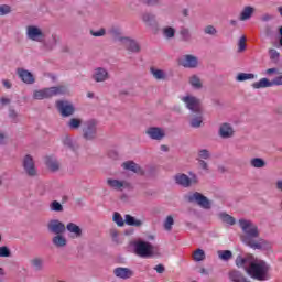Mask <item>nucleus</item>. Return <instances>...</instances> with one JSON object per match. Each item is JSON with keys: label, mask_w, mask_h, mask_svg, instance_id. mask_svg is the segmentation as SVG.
I'll return each mask as SVG.
<instances>
[{"label": "nucleus", "mask_w": 282, "mask_h": 282, "mask_svg": "<svg viewBox=\"0 0 282 282\" xmlns=\"http://www.w3.org/2000/svg\"><path fill=\"white\" fill-rule=\"evenodd\" d=\"M47 230L48 232H51L52 235H65L67 228L66 226L63 224V221L58 220V219H51L47 223Z\"/></svg>", "instance_id": "12"}, {"label": "nucleus", "mask_w": 282, "mask_h": 282, "mask_svg": "<svg viewBox=\"0 0 282 282\" xmlns=\"http://www.w3.org/2000/svg\"><path fill=\"white\" fill-rule=\"evenodd\" d=\"M198 158H202V160H208L210 159V151L207 149H202L198 151Z\"/></svg>", "instance_id": "51"}, {"label": "nucleus", "mask_w": 282, "mask_h": 282, "mask_svg": "<svg viewBox=\"0 0 282 282\" xmlns=\"http://www.w3.org/2000/svg\"><path fill=\"white\" fill-rule=\"evenodd\" d=\"M254 78H257V75L252 73H239L236 77V80L238 83H243V80H252Z\"/></svg>", "instance_id": "35"}, {"label": "nucleus", "mask_w": 282, "mask_h": 282, "mask_svg": "<svg viewBox=\"0 0 282 282\" xmlns=\"http://www.w3.org/2000/svg\"><path fill=\"white\" fill-rule=\"evenodd\" d=\"M218 257L221 261H230L232 259V251L230 250H219Z\"/></svg>", "instance_id": "39"}, {"label": "nucleus", "mask_w": 282, "mask_h": 282, "mask_svg": "<svg viewBox=\"0 0 282 282\" xmlns=\"http://www.w3.org/2000/svg\"><path fill=\"white\" fill-rule=\"evenodd\" d=\"M22 167L28 177H36L39 171L36 170V163L31 154L24 155L22 159Z\"/></svg>", "instance_id": "9"}, {"label": "nucleus", "mask_w": 282, "mask_h": 282, "mask_svg": "<svg viewBox=\"0 0 282 282\" xmlns=\"http://www.w3.org/2000/svg\"><path fill=\"white\" fill-rule=\"evenodd\" d=\"M56 109L61 113L62 118H69V116H74L76 112L74 104L67 100H57Z\"/></svg>", "instance_id": "10"}, {"label": "nucleus", "mask_w": 282, "mask_h": 282, "mask_svg": "<svg viewBox=\"0 0 282 282\" xmlns=\"http://www.w3.org/2000/svg\"><path fill=\"white\" fill-rule=\"evenodd\" d=\"M264 34H265V36H268V37L272 36V26L265 25V26H264Z\"/></svg>", "instance_id": "58"}, {"label": "nucleus", "mask_w": 282, "mask_h": 282, "mask_svg": "<svg viewBox=\"0 0 282 282\" xmlns=\"http://www.w3.org/2000/svg\"><path fill=\"white\" fill-rule=\"evenodd\" d=\"M185 199H187L189 204H197V206L204 208V210H210V208H213L210 199L199 192H194L193 194L185 196Z\"/></svg>", "instance_id": "7"}, {"label": "nucleus", "mask_w": 282, "mask_h": 282, "mask_svg": "<svg viewBox=\"0 0 282 282\" xmlns=\"http://www.w3.org/2000/svg\"><path fill=\"white\" fill-rule=\"evenodd\" d=\"M163 36L165 39H175V29L173 26H165L163 29Z\"/></svg>", "instance_id": "42"}, {"label": "nucleus", "mask_w": 282, "mask_h": 282, "mask_svg": "<svg viewBox=\"0 0 282 282\" xmlns=\"http://www.w3.org/2000/svg\"><path fill=\"white\" fill-rule=\"evenodd\" d=\"M9 118L12 119V122L14 123L19 122V112L12 107H9Z\"/></svg>", "instance_id": "49"}, {"label": "nucleus", "mask_w": 282, "mask_h": 282, "mask_svg": "<svg viewBox=\"0 0 282 282\" xmlns=\"http://www.w3.org/2000/svg\"><path fill=\"white\" fill-rule=\"evenodd\" d=\"M133 252L141 259H151L158 254V247L152 246L151 242L144 240H137L132 242Z\"/></svg>", "instance_id": "5"}, {"label": "nucleus", "mask_w": 282, "mask_h": 282, "mask_svg": "<svg viewBox=\"0 0 282 282\" xmlns=\"http://www.w3.org/2000/svg\"><path fill=\"white\" fill-rule=\"evenodd\" d=\"M238 52H246V35L241 36L238 42Z\"/></svg>", "instance_id": "50"}, {"label": "nucleus", "mask_w": 282, "mask_h": 282, "mask_svg": "<svg viewBox=\"0 0 282 282\" xmlns=\"http://www.w3.org/2000/svg\"><path fill=\"white\" fill-rule=\"evenodd\" d=\"M26 35L30 41H36L37 43L45 41V33L36 25H29L26 28Z\"/></svg>", "instance_id": "11"}, {"label": "nucleus", "mask_w": 282, "mask_h": 282, "mask_svg": "<svg viewBox=\"0 0 282 282\" xmlns=\"http://www.w3.org/2000/svg\"><path fill=\"white\" fill-rule=\"evenodd\" d=\"M113 274L118 279L127 280V279H131V276H133V270H131L129 268L118 267L113 270Z\"/></svg>", "instance_id": "21"}, {"label": "nucleus", "mask_w": 282, "mask_h": 282, "mask_svg": "<svg viewBox=\"0 0 282 282\" xmlns=\"http://www.w3.org/2000/svg\"><path fill=\"white\" fill-rule=\"evenodd\" d=\"M182 67H185L187 69H195L199 65V59L195 55H184L183 61L180 63Z\"/></svg>", "instance_id": "16"}, {"label": "nucleus", "mask_w": 282, "mask_h": 282, "mask_svg": "<svg viewBox=\"0 0 282 282\" xmlns=\"http://www.w3.org/2000/svg\"><path fill=\"white\" fill-rule=\"evenodd\" d=\"M0 257L2 258L12 257V251H10V248H8V246L0 247Z\"/></svg>", "instance_id": "48"}, {"label": "nucleus", "mask_w": 282, "mask_h": 282, "mask_svg": "<svg viewBox=\"0 0 282 282\" xmlns=\"http://www.w3.org/2000/svg\"><path fill=\"white\" fill-rule=\"evenodd\" d=\"M112 220L115 221V224H117V226L122 227L124 226L126 221L124 218H122V215H120V213L115 212L113 216H112Z\"/></svg>", "instance_id": "43"}, {"label": "nucleus", "mask_w": 282, "mask_h": 282, "mask_svg": "<svg viewBox=\"0 0 282 282\" xmlns=\"http://www.w3.org/2000/svg\"><path fill=\"white\" fill-rule=\"evenodd\" d=\"M109 34L115 39V41H120V39H127V36H122V30L118 26H112L109 30Z\"/></svg>", "instance_id": "34"}, {"label": "nucleus", "mask_w": 282, "mask_h": 282, "mask_svg": "<svg viewBox=\"0 0 282 282\" xmlns=\"http://www.w3.org/2000/svg\"><path fill=\"white\" fill-rule=\"evenodd\" d=\"M42 43H43L45 50L52 51L58 44V35L52 34L51 39H48L46 42H45V40H43Z\"/></svg>", "instance_id": "27"}, {"label": "nucleus", "mask_w": 282, "mask_h": 282, "mask_svg": "<svg viewBox=\"0 0 282 282\" xmlns=\"http://www.w3.org/2000/svg\"><path fill=\"white\" fill-rule=\"evenodd\" d=\"M69 94V88L64 85L54 86L50 88H44L41 90H35L33 98L35 100H45L47 98H54V96H67Z\"/></svg>", "instance_id": "4"}, {"label": "nucleus", "mask_w": 282, "mask_h": 282, "mask_svg": "<svg viewBox=\"0 0 282 282\" xmlns=\"http://www.w3.org/2000/svg\"><path fill=\"white\" fill-rule=\"evenodd\" d=\"M1 105H10V102H12V100H10L9 98L2 97L0 99Z\"/></svg>", "instance_id": "62"}, {"label": "nucleus", "mask_w": 282, "mask_h": 282, "mask_svg": "<svg viewBox=\"0 0 282 282\" xmlns=\"http://www.w3.org/2000/svg\"><path fill=\"white\" fill-rule=\"evenodd\" d=\"M228 275L232 282H250L248 281V278L243 276V273H241V271L231 270L229 271Z\"/></svg>", "instance_id": "25"}, {"label": "nucleus", "mask_w": 282, "mask_h": 282, "mask_svg": "<svg viewBox=\"0 0 282 282\" xmlns=\"http://www.w3.org/2000/svg\"><path fill=\"white\" fill-rule=\"evenodd\" d=\"M17 74L19 78L25 83V85H34V83H36L34 75L25 68H18Z\"/></svg>", "instance_id": "17"}, {"label": "nucleus", "mask_w": 282, "mask_h": 282, "mask_svg": "<svg viewBox=\"0 0 282 282\" xmlns=\"http://www.w3.org/2000/svg\"><path fill=\"white\" fill-rule=\"evenodd\" d=\"M122 167L124 171H132V173H137V175H144V170L138 163L133 161H127L122 163Z\"/></svg>", "instance_id": "20"}, {"label": "nucleus", "mask_w": 282, "mask_h": 282, "mask_svg": "<svg viewBox=\"0 0 282 282\" xmlns=\"http://www.w3.org/2000/svg\"><path fill=\"white\" fill-rule=\"evenodd\" d=\"M45 164L47 169H50V171H52L53 173H56V171L61 169V164L58 163V161L52 156L45 158Z\"/></svg>", "instance_id": "26"}, {"label": "nucleus", "mask_w": 282, "mask_h": 282, "mask_svg": "<svg viewBox=\"0 0 282 282\" xmlns=\"http://www.w3.org/2000/svg\"><path fill=\"white\" fill-rule=\"evenodd\" d=\"M50 210H52L53 213H63V204H61L58 200H53L50 204Z\"/></svg>", "instance_id": "41"}, {"label": "nucleus", "mask_w": 282, "mask_h": 282, "mask_svg": "<svg viewBox=\"0 0 282 282\" xmlns=\"http://www.w3.org/2000/svg\"><path fill=\"white\" fill-rule=\"evenodd\" d=\"M250 164L253 169H265L268 163H265V160L261 158H253L250 160Z\"/></svg>", "instance_id": "33"}, {"label": "nucleus", "mask_w": 282, "mask_h": 282, "mask_svg": "<svg viewBox=\"0 0 282 282\" xmlns=\"http://www.w3.org/2000/svg\"><path fill=\"white\" fill-rule=\"evenodd\" d=\"M63 144L64 147H67L68 149H70V151H76L78 148L74 144V142L72 141V138H69V135H66L63 140Z\"/></svg>", "instance_id": "44"}, {"label": "nucleus", "mask_w": 282, "mask_h": 282, "mask_svg": "<svg viewBox=\"0 0 282 282\" xmlns=\"http://www.w3.org/2000/svg\"><path fill=\"white\" fill-rule=\"evenodd\" d=\"M193 259L197 262L204 261V259H206V252L204 249H196L193 253Z\"/></svg>", "instance_id": "40"}, {"label": "nucleus", "mask_w": 282, "mask_h": 282, "mask_svg": "<svg viewBox=\"0 0 282 282\" xmlns=\"http://www.w3.org/2000/svg\"><path fill=\"white\" fill-rule=\"evenodd\" d=\"M90 34L95 37L105 36V34H107V30L105 28H101L99 31L90 30Z\"/></svg>", "instance_id": "52"}, {"label": "nucleus", "mask_w": 282, "mask_h": 282, "mask_svg": "<svg viewBox=\"0 0 282 282\" xmlns=\"http://www.w3.org/2000/svg\"><path fill=\"white\" fill-rule=\"evenodd\" d=\"M174 182L177 186H182L183 188H191L192 185L199 184V178L193 174L192 177L184 173H177L174 176Z\"/></svg>", "instance_id": "8"}, {"label": "nucleus", "mask_w": 282, "mask_h": 282, "mask_svg": "<svg viewBox=\"0 0 282 282\" xmlns=\"http://www.w3.org/2000/svg\"><path fill=\"white\" fill-rule=\"evenodd\" d=\"M80 124H83V120L78 118H72L68 122L69 129H80Z\"/></svg>", "instance_id": "45"}, {"label": "nucleus", "mask_w": 282, "mask_h": 282, "mask_svg": "<svg viewBox=\"0 0 282 282\" xmlns=\"http://www.w3.org/2000/svg\"><path fill=\"white\" fill-rule=\"evenodd\" d=\"M2 85L6 87V89H12V83H10L8 79L2 80Z\"/></svg>", "instance_id": "60"}, {"label": "nucleus", "mask_w": 282, "mask_h": 282, "mask_svg": "<svg viewBox=\"0 0 282 282\" xmlns=\"http://www.w3.org/2000/svg\"><path fill=\"white\" fill-rule=\"evenodd\" d=\"M12 13V7L10 4H0V17H6Z\"/></svg>", "instance_id": "47"}, {"label": "nucleus", "mask_w": 282, "mask_h": 282, "mask_svg": "<svg viewBox=\"0 0 282 282\" xmlns=\"http://www.w3.org/2000/svg\"><path fill=\"white\" fill-rule=\"evenodd\" d=\"M145 133L151 140H164L166 138V132L160 127H150L145 130Z\"/></svg>", "instance_id": "14"}, {"label": "nucleus", "mask_w": 282, "mask_h": 282, "mask_svg": "<svg viewBox=\"0 0 282 282\" xmlns=\"http://www.w3.org/2000/svg\"><path fill=\"white\" fill-rule=\"evenodd\" d=\"M269 54H270L271 61H273L274 63H278V62H279V56H280V54L278 53L276 50L271 48V50L269 51Z\"/></svg>", "instance_id": "54"}, {"label": "nucleus", "mask_w": 282, "mask_h": 282, "mask_svg": "<svg viewBox=\"0 0 282 282\" xmlns=\"http://www.w3.org/2000/svg\"><path fill=\"white\" fill-rule=\"evenodd\" d=\"M141 19H142L143 23L148 28H152V30H158V28H160V24L158 23V19L155 17V14H153V13L144 12V13H142Z\"/></svg>", "instance_id": "15"}, {"label": "nucleus", "mask_w": 282, "mask_h": 282, "mask_svg": "<svg viewBox=\"0 0 282 282\" xmlns=\"http://www.w3.org/2000/svg\"><path fill=\"white\" fill-rule=\"evenodd\" d=\"M93 80L95 83H105V80H109V72L106 68L97 67L93 74Z\"/></svg>", "instance_id": "19"}, {"label": "nucleus", "mask_w": 282, "mask_h": 282, "mask_svg": "<svg viewBox=\"0 0 282 282\" xmlns=\"http://www.w3.org/2000/svg\"><path fill=\"white\" fill-rule=\"evenodd\" d=\"M150 72L156 80H164V78H166V75L164 74V70H162V69L151 67Z\"/></svg>", "instance_id": "38"}, {"label": "nucleus", "mask_w": 282, "mask_h": 282, "mask_svg": "<svg viewBox=\"0 0 282 282\" xmlns=\"http://www.w3.org/2000/svg\"><path fill=\"white\" fill-rule=\"evenodd\" d=\"M218 135L223 138V140H228V138H232L235 135V129L230 123H223L218 130Z\"/></svg>", "instance_id": "18"}, {"label": "nucleus", "mask_w": 282, "mask_h": 282, "mask_svg": "<svg viewBox=\"0 0 282 282\" xmlns=\"http://www.w3.org/2000/svg\"><path fill=\"white\" fill-rule=\"evenodd\" d=\"M124 221L127 224V226H134V228H140V226H142V220H138L135 219V217L127 214L124 216Z\"/></svg>", "instance_id": "30"}, {"label": "nucleus", "mask_w": 282, "mask_h": 282, "mask_svg": "<svg viewBox=\"0 0 282 282\" xmlns=\"http://www.w3.org/2000/svg\"><path fill=\"white\" fill-rule=\"evenodd\" d=\"M279 34H280V45H281V47H282V25L280 26V29H279Z\"/></svg>", "instance_id": "64"}, {"label": "nucleus", "mask_w": 282, "mask_h": 282, "mask_svg": "<svg viewBox=\"0 0 282 282\" xmlns=\"http://www.w3.org/2000/svg\"><path fill=\"white\" fill-rule=\"evenodd\" d=\"M187 109L192 111V119L189 124L193 129H199L204 122V107L202 106V100L195 96L182 97Z\"/></svg>", "instance_id": "2"}, {"label": "nucleus", "mask_w": 282, "mask_h": 282, "mask_svg": "<svg viewBox=\"0 0 282 282\" xmlns=\"http://www.w3.org/2000/svg\"><path fill=\"white\" fill-rule=\"evenodd\" d=\"M252 14H254V8L247 6L241 11L239 19L240 21H248V19H251Z\"/></svg>", "instance_id": "28"}, {"label": "nucleus", "mask_w": 282, "mask_h": 282, "mask_svg": "<svg viewBox=\"0 0 282 282\" xmlns=\"http://www.w3.org/2000/svg\"><path fill=\"white\" fill-rule=\"evenodd\" d=\"M269 270L268 263L263 260L250 261L249 267H245V272L256 281H268Z\"/></svg>", "instance_id": "3"}, {"label": "nucleus", "mask_w": 282, "mask_h": 282, "mask_svg": "<svg viewBox=\"0 0 282 282\" xmlns=\"http://www.w3.org/2000/svg\"><path fill=\"white\" fill-rule=\"evenodd\" d=\"M198 163H199L200 169H203V171H208V163H206V161L198 160Z\"/></svg>", "instance_id": "57"}, {"label": "nucleus", "mask_w": 282, "mask_h": 282, "mask_svg": "<svg viewBox=\"0 0 282 282\" xmlns=\"http://www.w3.org/2000/svg\"><path fill=\"white\" fill-rule=\"evenodd\" d=\"M144 6L153 7L160 6V0H141Z\"/></svg>", "instance_id": "55"}, {"label": "nucleus", "mask_w": 282, "mask_h": 282, "mask_svg": "<svg viewBox=\"0 0 282 282\" xmlns=\"http://www.w3.org/2000/svg\"><path fill=\"white\" fill-rule=\"evenodd\" d=\"M204 32L209 34V36H215L217 34V29H215L213 25H207L205 26Z\"/></svg>", "instance_id": "53"}, {"label": "nucleus", "mask_w": 282, "mask_h": 282, "mask_svg": "<svg viewBox=\"0 0 282 282\" xmlns=\"http://www.w3.org/2000/svg\"><path fill=\"white\" fill-rule=\"evenodd\" d=\"M66 230L74 235V237H76L77 239H80V237H83V229L80 228V226L74 223H68L66 226Z\"/></svg>", "instance_id": "23"}, {"label": "nucleus", "mask_w": 282, "mask_h": 282, "mask_svg": "<svg viewBox=\"0 0 282 282\" xmlns=\"http://www.w3.org/2000/svg\"><path fill=\"white\" fill-rule=\"evenodd\" d=\"M219 218L224 224H228L229 226H235V224H237V220L235 219V217L230 216L227 213H220Z\"/></svg>", "instance_id": "32"}, {"label": "nucleus", "mask_w": 282, "mask_h": 282, "mask_svg": "<svg viewBox=\"0 0 282 282\" xmlns=\"http://www.w3.org/2000/svg\"><path fill=\"white\" fill-rule=\"evenodd\" d=\"M189 85H192L194 89H202V87H204V85L202 84V79H199L197 75H193L189 78Z\"/></svg>", "instance_id": "37"}, {"label": "nucleus", "mask_w": 282, "mask_h": 282, "mask_svg": "<svg viewBox=\"0 0 282 282\" xmlns=\"http://www.w3.org/2000/svg\"><path fill=\"white\" fill-rule=\"evenodd\" d=\"M239 226L242 232H245V235L241 236V241L245 242L246 246H249L252 250H270V248H272L270 241L259 238V227L252 221L240 219Z\"/></svg>", "instance_id": "1"}, {"label": "nucleus", "mask_w": 282, "mask_h": 282, "mask_svg": "<svg viewBox=\"0 0 282 282\" xmlns=\"http://www.w3.org/2000/svg\"><path fill=\"white\" fill-rule=\"evenodd\" d=\"M107 184L110 186V188H115V191H120L124 187V181H118L113 178H108Z\"/></svg>", "instance_id": "31"}, {"label": "nucleus", "mask_w": 282, "mask_h": 282, "mask_svg": "<svg viewBox=\"0 0 282 282\" xmlns=\"http://www.w3.org/2000/svg\"><path fill=\"white\" fill-rule=\"evenodd\" d=\"M180 36L183 43H191V41H193V35L191 34V30H188V28L182 26L180 30Z\"/></svg>", "instance_id": "29"}, {"label": "nucleus", "mask_w": 282, "mask_h": 282, "mask_svg": "<svg viewBox=\"0 0 282 282\" xmlns=\"http://www.w3.org/2000/svg\"><path fill=\"white\" fill-rule=\"evenodd\" d=\"M261 21H263L264 23L268 21H272V17L270 14L265 13L261 17Z\"/></svg>", "instance_id": "61"}, {"label": "nucleus", "mask_w": 282, "mask_h": 282, "mask_svg": "<svg viewBox=\"0 0 282 282\" xmlns=\"http://www.w3.org/2000/svg\"><path fill=\"white\" fill-rule=\"evenodd\" d=\"M82 137L87 141L96 140V138H98V121H96V119H89L84 122Z\"/></svg>", "instance_id": "6"}, {"label": "nucleus", "mask_w": 282, "mask_h": 282, "mask_svg": "<svg viewBox=\"0 0 282 282\" xmlns=\"http://www.w3.org/2000/svg\"><path fill=\"white\" fill-rule=\"evenodd\" d=\"M154 270L158 272V274H164L166 272V268H164L163 264H158Z\"/></svg>", "instance_id": "56"}, {"label": "nucleus", "mask_w": 282, "mask_h": 282, "mask_svg": "<svg viewBox=\"0 0 282 282\" xmlns=\"http://www.w3.org/2000/svg\"><path fill=\"white\" fill-rule=\"evenodd\" d=\"M175 224V220L173 219V216H167L164 221V229L167 231L173 230V225Z\"/></svg>", "instance_id": "46"}, {"label": "nucleus", "mask_w": 282, "mask_h": 282, "mask_svg": "<svg viewBox=\"0 0 282 282\" xmlns=\"http://www.w3.org/2000/svg\"><path fill=\"white\" fill-rule=\"evenodd\" d=\"M275 188L282 193V181L281 180L275 183Z\"/></svg>", "instance_id": "63"}, {"label": "nucleus", "mask_w": 282, "mask_h": 282, "mask_svg": "<svg viewBox=\"0 0 282 282\" xmlns=\"http://www.w3.org/2000/svg\"><path fill=\"white\" fill-rule=\"evenodd\" d=\"M265 74H268L269 76H271L272 74H279V68H268L265 70Z\"/></svg>", "instance_id": "59"}, {"label": "nucleus", "mask_w": 282, "mask_h": 282, "mask_svg": "<svg viewBox=\"0 0 282 282\" xmlns=\"http://www.w3.org/2000/svg\"><path fill=\"white\" fill-rule=\"evenodd\" d=\"M52 243L55 248H65V246H67V238H65L63 234L55 235L52 238Z\"/></svg>", "instance_id": "24"}, {"label": "nucleus", "mask_w": 282, "mask_h": 282, "mask_svg": "<svg viewBox=\"0 0 282 282\" xmlns=\"http://www.w3.org/2000/svg\"><path fill=\"white\" fill-rule=\"evenodd\" d=\"M120 43H123L126 50L132 54H140V44L131 37H119Z\"/></svg>", "instance_id": "13"}, {"label": "nucleus", "mask_w": 282, "mask_h": 282, "mask_svg": "<svg viewBox=\"0 0 282 282\" xmlns=\"http://www.w3.org/2000/svg\"><path fill=\"white\" fill-rule=\"evenodd\" d=\"M250 261H254V256L249 254L246 258L238 256L236 258V265L237 268H245V269L250 268Z\"/></svg>", "instance_id": "22"}, {"label": "nucleus", "mask_w": 282, "mask_h": 282, "mask_svg": "<svg viewBox=\"0 0 282 282\" xmlns=\"http://www.w3.org/2000/svg\"><path fill=\"white\" fill-rule=\"evenodd\" d=\"M43 259L42 258H34L31 260V265L34 268L35 272H41L43 270Z\"/></svg>", "instance_id": "36"}]
</instances>
